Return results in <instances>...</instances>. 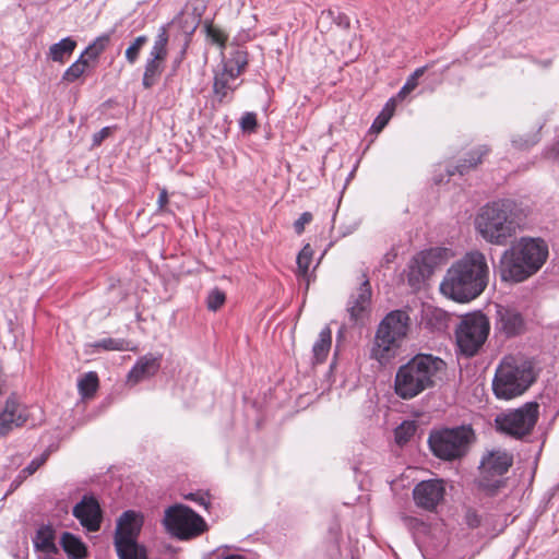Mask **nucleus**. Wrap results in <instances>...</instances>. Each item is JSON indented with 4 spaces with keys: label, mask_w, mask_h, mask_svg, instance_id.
<instances>
[{
    "label": "nucleus",
    "mask_w": 559,
    "mask_h": 559,
    "mask_svg": "<svg viewBox=\"0 0 559 559\" xmlns=\"http://www.w3.org/2000/svg\"><path fill=\"white\" fill-rule=\"evenodd\" d=\"M488 282L489 266L485 254L472 250L448 269L440 290L457 302H468L486 289Z\"/></svg>",
    "instance_id": "nucleus-1"
},
{
    "label": "nucleus",
    "mask_w": 559,
    "mask_h": 559,
    "mask_svg": "<svg viewBox=\"0 0 559 559\" xmlns=\"http://www.w3.org/2000/svg\"><path fill=\"white\" fill-rule=\"evenodd\" d=\"M447 370V364L431 354H417L399 367L394 378V392L402 400H412L433 389Z\"/></svg>",
    "instance_id": "nucleus-2"
},
{
    "label": "nucleus",
    "mask_w": 559,
    "mask_h": 559,
    "mask_svg": "<svg viewBox=\"0 0 559 559\" xmlns=\"http://www.w3.org/2000/svg\"><path fill=\"white\" fill-rule=\"evenodd\" d=\"M520 222L515 202L498 200L480 207L474 225L484 240L491 245L504 246L516 234Z\"/></svg>",
    "instance_id": "nucleus-3"
},
{
    "label": "nucleus",
    "mask_w": 559,
    "mask_h": 559,
    "mask_svg": "<svg viewBox=\"0 0 559 559\" xmlns=\"http://www.w3.org/2000/svg\"><path fill=\"white\" fill-rule=\"evenodd\" d=\"M536 377L532 361L506 357L496 369L492 392L498 400H513L523 395L536 381Z\"/></svg>",
    "instance_id": "nucleus-4"
},
{
    "label": "nucleus",
    "mask_w": 559,
    "mask_h": 559,
    "mask_svg": "<svg viewBox=\"0 0 559 559\" xmlns=\"http://www.w3.org/2000/svg\"><path fill=\"white\" fill-rule=\"evenodd\" d=\"M409 323L411 319L405 310L389 312L378 325L370 357L382 366L395 358L402 341L407 335Z\"/></svg>",
    "instance_id": "nucleus-5"
},
{
    "label": "nucleus",
    "mask_w": 559,
    "mask_h": 559,
    "mask_svg": "<svg viewBox=\"0 0 559 559\" xmlns=\"http://www.w3.org/2000/svg\"><path fill=\"white\" fill-rule=\"evenodd\" d=\"M473 439V429L469 426H460L431 431L428 444L435 456L443 461H454L467 453Z\"/></svg>",
    "instance_id": "nucleus-6"
},
{
    "label": "nucleus",
    "mask_w": 559,
    "mask_h": 559,
    "mask_svg": "<svg viewBox=\"0 0 559 559\" xmlns=\"http://www.w3.org/2000/svg\"><path fill=\"white\" fill-rule=\"evenodd\" d=\"M539 418V404L526 402L518 408L499 413L495 418L497 431L515 440L531 436Z\"/></svg>",
    "instance_id": "nucleus-7"
},
{
    "label": "nucleus",
    "mask_w": 559,
    "mask_h": 559,
    "mask_svg": "<svg viewBox=\"0 0 559 559\" xmlns=\"http://www.w3.org/2000/svg\"><path fill=\"white\" fill-rule=\"evenodd\" d=\"M489 331V320L480 311L462 316L455 328V340L460 353L466 357L475 356L485 344Z\"/></svg>",
    "instance_id": "nucleus-8"
},
{
    "label": "nucleus",
    "mask_w": 559,
    "mask_h": 559,
    "mask_svg": "<svg viewBox=\"0 0 559 559\" xmlns=\"http://www.w3.org/2000/svg\"><path fill=\"white\" fill-rule=\"evenodd\" d=\"M513 464V455L504 450L487 452L479 465L478 488L488 496H495L506 485L502 476Z\"/></svg>",
    "instance_id": "nucleus-9"
},
{
    "label": "nucleus",
    "mask_w": 559,
    "mask_h": 559,
    "mask_svg": "<svg viewBox=\"0 0 559 559\" xmlns=\"http://www.w3.org/2000/svg\"><path fill=\"white\" fill-rule=\"evenodd\" d=\"M164 525L178 539H191L203 534L207 525L202 516L183 504L169 507L165 511Z\"/></svg>",
    "instance_id": "nucleus-10"
},
{
    "label": "nucleus",
    "mask_w": 559,
    "mask_h": 559,
    "mask_svg": "<svg viewBox=\"0 0 559 559\" xmlns=\"http://www.w3.org/2000/svg\"><path fill=\"white\" fill-rule=\"evenodd\" d=\"M371 285L366 273L361 274L359 286L353 292L346 304V312L348 313L352 325H365L371 313Z\"/></svg>",
    "instance_id": "nucleus-11"
},
{
    "label": "nucleus",
    "mask_w": 559,
    "mask_h": 559,
    "mask_svg": "<svg viewBox=\"0 0 559 559\" xmlns=\"http://www.w3.org/2000/svg\"><path fill=\"white\" fill-rule=\"evenodd\" d=\"M511 249L513 255L519 257L525 264L531 276L540 270L548 257V247L540 239L522 238Z\"/></svg>",
    "instance_id": "nucleus-12"
},
{
    "label": "nucleus",
    "mask_w": 559,
    "mask_h": 559,
    "mask_svg": "<svg viewBox=\"0 0 559 559\" xmlns=\"http://www.w3.org/2000/svg\"><path fill=\"white\" fill-rule=\"evenodd\" d=\"M72 514L88 532L99 531L103 522V510L95 496L84 495L80 502L73 507Z\"/></svg>",
    "instance_id": "nucleus-13"
},
{
    "label": "nucleus",
    "mask_w": 559,
    "mask_h": 559,
    "mask_svg": "<svg viewBox=\"0 0 559 559\" xmlns=\"http://www.w3.org/2000/svg\"><path fill=\"white\" fill-rule=\"evenodd\" d=\"M445 495L444 483L441 479L423 480L413 490V498L417 507L433 511Z\"/></svg>",
    "instance_id": "nucleus-14"
},
{
    "label": "nucleus",
    "mask_w": 559,
    "mask_h": 559,
    "mask_svg": "<svg viewBox=\"0 0 559 559\" xmlns=\"http://www.w3.org/2000/svg\"><path fill=\"white\" fill-rule=\"evenodd\" d=\"M443 262L442 250L439 248H431L419 252L411 265V278L425 280L430 277L435 270Z\"/></svg>",
    "instance_id": "nucleus-15"
},
{
    "label": "nucleus",
    "mask_w": 559,
    "mask_h": 559,
    "mask_svg": "<svg viewBox=\"0 0 559 559\" xmlns=\"http://www.w3.org/2000/svg\"><path fill=\"white\" fill-rule=\"evenodd\" d=\"M27 421V414L14 394L10 395L0 412V437H5L14 428L22 427Z\"/></svg>",
    "instance_id": "nucleus-16"
},
{
    "label": "nucleus",
    "mask_w": 559,
    "mask_h": 559,
    "mask_svg": "<svg viewBox=\"0 0 559 559\" xmlns=\"http://www.w3.org/2000/svg\"><path fill=\"white\" fill-rule=\"evenodd\" d=\"M142 524V518L135 511H124L117 521L115 546L136 542Z\"/></svg>",
    "instance_id": "nucleus-17"
},
{
    "label": "nucleus",
    "mask_w": 559,
    "mask_h": 559,
    "mask_svg": "<svg viewBox=\"0 0 559 559\" xmlns=\"http://www.w3.org/2000/svg\"><path fill=\"white\" fill-rule=\"evenodd\" d=\"M513 250H506L499 261L500 277L504 282L521 283L531 277L522 260L513 255Z\"/></svg>",
    "instance_id": "nucleus-18"
},
{
    "label": "nucleus",
    "mask_w": 559,
    "mask_h": 559,
    "mask_svg": "<svg viewBox=\"0 0 559 559\" xmlns=\"http://www.w3.org/2000/svg\"><path fill=\"white\" fill-rule=\"evenodd\" d=\"M496 329L507 337H513L524 331V319L515 309L498 307Z\"/></svg>",
    "instance_id": "nucleus-19"
},
{
    "label": "nucleus",
    "mask_w": 559,
    "mask_h": 559,
    "mask_svg": "<svg viewBox=\"0 0 559 559\" xmlns=\"http://www.w3.org/2000/svg\"><path fill=\"white\" fill-rule=\"evenodd\" d=\"M162 355L154 356L152 354L140 357L132 369L129 371L128 379L130 382L139 383L145 379L155 376L160 369Z\"/></svg>",
    "instance_id": "nucleus-20"
},
{
    "label": "nucleus",
    "mask_w": 559,
    "mask_h": 559,
    "mask_svg": "<svg viewBox=\"0 0 559 559\" xmlns=\"http://www.w3.org/2000/svg\"><path fill=\"white\" fill-rule=\"evenodd\" d=\"M489 152L490 148L487 145L474 147L466 153L465 157L460 158L456 165L448 167L447 174L450 177L454 175L464 176L465 174H468L483 163L484 157H486Z\"/></svg>",
    "instance_id": "nucleus-21"
},
{
    "label": "nucleus",
    "mask_w": 559,
    "mask_h": 559,
    "mask_svg": "<svg viewBox=\"0 0 559 559\" xmlns=\"http://www.w3.org/2000/svg\"><path fill=\"white\" fill-rule=\"evenodd\" d=\"M333 24L342 29H348L350 26V20L346 14L338 10H323L318 17L317 27L321 33H328L332 29Z\"/></svg>",
    "instance_id": "nucleus-22"
},
{
    "label": "nucleus",
    "mask_w": 559,
    "mask_h": 559,
    "mask_svg": "<svg viewBox=\"0 0 559 559\" xmlns=\"http://www.w3.org/2000/svg\"><path fill=\"white\" fill-rule=\"evenodd\" d=\"M165 61L166 58L150 55L144 67L142 79V85L144 88L150 90L157 84L164 72Z\"/></svg>",
    "instance_id": "nucleus-23"
},
{
    "label": "nucleus",
    "mask_w": 559,
    "mask_h": 559,
    "mask_svg": "<svg viewBox=\"0 0 559 559\" xmlns=\"http://www.w3.org/2000/svg\"><path fill=\"white\" fill-rule=\"evenodd\" d=\"M60 546L70 559H85L87 557L86 545L79 536L70 532L62 533Z\"/></svg>",
    "instance_id": "nucleus-24"
},
{
    "label": "nucleus",
    "mask_w": 559,
    "mask_h": 559,
    "mask_svg": "<svg viewBox=\"0 0 559 559\" xmlns=\"http://www.w3.org/2000/svg\"><path fill=\"white\" fill-rule=\"evenodd\" d=\"M56 532L51 525H41L33 538L36 550L49 554H57L58 548L55 544Z\"/></svg>",
    "instance_id": "nucleus-25"
},
{
    "label": "nucleus",
    "mask_w": 559,
    "mask_h": 559,
    "mask_svg": "<svg viewBox=\"0 0 559 559\" xmlns=\"http://www.w3.org/2000/svg\"><path fill=\"white\" fill-rule=\"evenodd\" d=\"M76 48V40L72 37L62 38L60 41L51 45L48 51V58L55 62L64 63Z\"/></svg>",
    "instance_id": "nucleus-26"
},
{
    "label": "nucleus",
    "mask_w": 559,
    "mask_h": 559,
    "mask_svg": "<svg viewBox=\"0 0 559 559\" xmlns=\"http://www.w3.org/2000/svg\"><path fill=\"white\" fill-rule=\"evenodd\" d=\"M332 345V331L329 326L321 330L319 338L312 347L313 364H322L325 361Z\"/></svg>",
    "instance_id": "nucleus-27"
},
{
    "label": "nucleus",
    "mask_w": 559,
    "mask_h": 559,
    "mask_svg": "<svg viewBox=\"0 0 559 559\" xmlns=\"http://www.w3.org/2000/svg\"><path fill=\"white\" fill-rule=\"evenodd\" d=\"M119 559H147V552L144 546L134 543H123L115 546Z\"/></svg>",
    "instance_id": "nucleus-28"
},
{
    "label": "nucleus",
    "mask_w": 559,
    "mask_h": 559,
    "mask_svg": "<svg viewBox=\"0 0 559 559\" xmlns=\"http://www.w3.org/2000/svg\"><path fill=\"white\" fill-rule=\"evenodd\" d=\"M235 90L226 73L216 74L214 78L213 91L219 104L226 102L228 95Z\"/></svg>",
    "instance_id": "nucleus-29"
},
{
    "label": "nucleus",
    "mask_w": 559,
    "mask_h": 559,
    "mask_svg": "<svg viewBox=\"0 0 559 559\" xmlns=\"http://www.w3.org/2000/svg\"><path fill=\"white\" fill-rule=\"evenodd\" d=\"M542 127H539L536 131L516 134L512 138V145L514 148L519 151H527L534 145H536L540 141V131Z\"/></svg>",
    "instance_id": "nucleus-30"
},
{
    "label": "nucleus",
    "mask_w": 559,
    "mask_h": 559,
    "mask_svg": "<svg viewBox=\"0 0 559 559\" xmlns=\"http://www.w3.org/2000/svg\"><path fill=\"white\" fill-rule=\"evenodd\" d=\"M168 25H163L158 28V33L155 37L153 47L151 49L150 55L167 58L168 51H167V44H168Z\"/></svg>",
    "instance_id": "nucleus-31"
},
{
    "label": "nucleus",
    "mask_w": 559,
    "mask_h": 559,
    "mask_svg": "<svg viewBox=\"0 0 559 559\" xmlns=\"http://www.w3.org/2000/svg\"><path fill=\"white\" fill-rule=\"evenodd\" d=\"M110 43V34H103L98 36L92 44H90L82 52L88 60L97 59Z\"/></svg>",
    "instance_id": "nucleus-32"
},
{
    "label": "nucleus",
    "mask_w": 559,
    "mask_h": 559,
    "mask_svg": "<svg viewBox=\"0 0 559 559\" xmlns=\"http://www.w3.org/2000/svg\"><path fill=\"white\" fill-rule=\"evenodd\" d=\"M87 67L88 59L81 53L79 59L64 71L62 80L70 83L76 81L81 75H83Z\"/></svg>",
    "instance_id": "nucleus-33"
},
{
    "label": "nucleus",
    "mask_w": 559,
    "mask_h": 559,
    "mask_svg": "<svg viewBox=\"0 0 559 559\" xmlns=\"http://www.w3.org/2000/svg\"><path fill=\"white\" fill-rule=\"evenodd\" d=\"M95 348L104 350H134L135 347L131 346V342L123 338H104L93 345Z\"/></svg>",
    "instance_id": "nucleus-34"
},
{
    "label": "nucleus",
    "mask_w": 559,
    "mask_h": 559,
    "mask_svg": "<svg viewBox=\"0 0 559 559\" xmlns=\"http://www.w3.org/2000/svg\"><path fill=\"white\" fill-rule=\"evenodd\" d=\"M78 386L80 394L83 397H90L94 395L98 389L97 374L95 372H87L82 379H80Z\"/></svg>",
    "instance_id": "nucleus-35"
},
{
    "label": "nucleus",
    "mask_w": 559,
    "mask_h": 559,
    "mask_svg": "<svg viewBox=\"0 0 559 559\" xmlns=\"http://www.w3.org/2000/svg\"><path fill=\"white\" fill-rule=\"evenodd\" d=\"M204 29L206 37L211 40L212 44L217 45L221 48H225L228 41V35L221 28L213 25L212 22H204Z\"/></svg>",
    "instance_id": "nucleus-36"
},
{
    "label": "nucleus",
    "mask_w": 559,
    "mask_h": 559,
    "mask_svg": "<svg viewBox=\"0 0 559 559\" xmlns=\"http://www.w3.org/2000/svg\"><path fill=\"white\" fill-rule=\"evenodd\" d=\"M313 250L309 243H307L297 255V267L301 275H307L309 266L312 260Z\"/></svg>",
    "instance_id": "nucleus-37"
},
{
    "label": "nucleus",
    "mask_w": 559,
    "mask_h": 559,
    "mask_svg": "<svg viewBox=\"0 0 559 559\" xmlns=\"http://www.w3.org/2000/svg\"><path fill=\"white\" fill-rule=\"evenodd\" d=\"M147 43L145 35L138 36L133 43L126 50V59L130 64H133L140 55L142 47Z\"/></svg>",
    "instance_id": "nucleus-38"
},
{
    "label": "nucleus",
    "mask_w": 559,
    "mask_h": 559,
    "mask_svg": "<svg viewBox=\"0 0 559 559\" xmlns=\"http://www.w3.org/2000/svg\"><path fill=\"white\" fill-rule=\"evenodd\" d=\"M416 428L411 423H403L395 429V440L399 444H405L414 436Z\"/></svg>",
    "instance_id": "nucleus-39"
},
{
    "label": "nucleus",
    "mask_w": 559,
    "mask_h": 559,
    "mask_svg": "<svg viewBox=\"0 0 559 559\" xmlns=\"http://www.w3.org/2000/svg\"><path fill=\"white\" fill-rule=\"evenodd\" d=\"M226 301V295L219 288L212 289L206 298V306L210 310L216 311L219 309Z\"/></svg>",
    "instance_id": "nucleus-40"
},
{
    "label": "nucleus",
    "mask_w": 559,
    "mask_h": 559,
    "mask_svg": "<svg viewBox=\"0 0 559 559\" xmlns=\"http://www.w3.org/2000/svg\"><path fill=\"white\" fill-rule=\"evenodd\" d=\"M50 455V452L46 450L44 453H41L39 456L33 459L29 464L22 469V474L24 476H31L35 474L48 460Z\"/></svg>",
    "instance_id": "nucleus-41"
},
{
    "label": "nucleus",
    "mask_w": 559,
    "mask_h": 559,
    "mask_svg": "<svg viewBox=\"0 0 559 559\" xmlns=\"http://www.w3.org/2000/svg\"><path fill=\"white\" fill-rule=\"evenodd\" d=\"M201 12L193 14L191 17V22L188 21V17H185L182 13L179 14L178 19L180 21V27L187 34H192L200 24L201 21Z\"/></svg>",
    "instance_id": "nucleus-42"
},
{
    "label": "nucleus",
    "mask_w": 559,
    "mask_h": 559,
    "mask_svg": "<svg viewBox=\"0 0 559 559\" xmlns=\"http://www.w3.org/2000/svg\"><path fill=\"white\" fill-rule=\"evenodd\" d=\"M228 62L242 73L248 64V55L246 51L236 50Z\"/></svg>",
    "instance_id": "nucleus-43"
},
{
    "label": "nucleus",
    "mask_w": 559,
    "mask_h": 559,
    "mask_svg": "<svg viewBox=\"0 0 559 559\" xmlns=\"http://www.w3.org/2000/svg\"><path fill=\"white\" fill-rule=\"evenodd\" d=\"M240 128L245 132H254L258 128L257 115L254 112H246L240 119Z\"/></svg>",
    "instance_id": "nucleus-44"
},
{
    "label": "nucleus",
    "mask_w": 559,
    "mask_h": 559,
    "mask_svg": "<svg viewBox=\"0 0 559 559\" xmlns=\"http://www.w3.org/2000/svg\"><path fill=\"white\" fill-rule=\"evenodd\" d=\"M313 216L310 212H304L294 223V229L297 235H301L306 225L312 221Z\"/></svg>",
    "instance_id": "nucleus-45"
},
{
    "label": "nucleus",
    "mask_w": 559,
    "mask_h": 559,
    "mask_svg": "<svg viewBox=\"0 0 559 559\" xmlns=\"http://www.w3.org/2000/svg\"><path fill=\"white\" fill-rule=\"evenodd\" d=\"M465 523L471 528H476L480 525V515L474 509H467L465 512Z\"/></svg>",
    "instance_id": "nucleus-46"
},
{
    "label": "nucleus",
    "mask_w": 559,
    "mask_h": 559,
    "mask_svg": "<svg viewBox=\"0 0 559 559\" xmlns=\"http://www.w3.org/2000/svg\"><path fill=\"white\" fill-rule=\"evenodd\" d=\"M418 85V82H414L413 79L407 78L405 84L397 93L399 99H404L411 92H413Z\"/></svg>",
    "instance_id": "nucleus-47"
},
{
    "label": "nucleus",
    "mask_w": 559,
    "mask_h": 559,
    "mask_svg": "<svg viewBox=\"0 0 559 559\" xmlns=\"http://www.w3.org/2000/svg\"><path fill=\"white\" fill-rule=\"evenodd\" d=\"M390 114H380L373 121L371 126V130L374 132H380L389 122Z\"/></svg>",
    "instance_id": "nucleus-48"
},
{
    "label": "nucleus",
    "mask_w": 559,
    "mask_h": 559,
    "mask_svg": "<svg viewBox=\"0 0 559 559\" xmlns=\"http://www.w3.org/2000/svg\"><path fill=\"white\" fill-rule=\"evenodd\" d=\"M187 499L195 501L200 506H203L205 509H207L209 506H210V500H209V496L207 495H203V493H200V492L189 493L187 496Z\"/></svg>",
    "instance_id": "nucleus-49"
},
{
    "label": "nucleus",
    "mask_w": 559,
    "mask_h": 559,
    "mask_svg": "<svg viewBox=\"0 0 559 559\" xmlns=\"http://www.w3.org/2000/svg\"><path fill=\"white\" fill-rule=\"evenodd\" d=\"M110 134V128L105 127L93 135V144L100 145V143Z\"/></svg>",
    "instance_id": "nucleus-50"
},
{
    "label": "nucleus",
    "mask_w": 559,
    "mask_h": 559,
    "mask_svg": "<svg viewBox=\"0 0 559 559\" xmlns=\"http://www.w3.org/2000/svg\"><path fill=\"white\" fill-rule=\"evenodd\" d=\"M222 73H226L228 75V80H235L237 76L241 74L239 70L236 69L233 64L229 62L226 63L224 71Z\"/></svg>",
    "instance_id": "nucleus-51"
},
{
    "label": "nucleus",
    "mask_w": 559,
    "mask_h": 559,
    "mask_svg": "<svg viewBox=\"0 0 559 559\" xmlns=\"http://www.w3.org/2000/svg\"><path fill=\"white\" fill-rule=\"evenodd\" d=\"M168 203V192L166 189H162L157 199V205L159 211H164Z\"/></svg>",
    "instance_id": "nucleus-52"
},
{
    "label": "nucleus",
    "mask_w": 559,
    "mask_h": 559,
    "mask_svg": "<svg viewBox=\"0 0 559 559\" xmlns=\"http://www.w3.org/2000/svg\"><path fill=\"white\" fill-rule=\"evenodd\" d=\"M430 68L429 64L417 68L408 78L413 79L414 82H418V79L425 74V72Z\"/></svg>",
    "instance_id": "nucleus-53"
},
{
    "label": "nucleus",
    "mask_w": 559,
    "mask_h": 559,
    "mask_svg": "<svg viewBox=\"0 0 559 559\" xmlns=\"http://www.w3.org/2000/svg\"><path fill=\"white\" fill-rule=\"evenodd\" d=\"M395 98H390L380 114H390L391 118L395 110Z\"/></svg>",
    "instance_id": "nucleus-54"
},
{
    "label": "nucleus",
    "mask_w": 559,
    "mask_h": 559,
    "mask_svg": "<svg viewBox=\"0 0 559 559\" xmlns=\"http://www.w3.org/2000/svg\"><path fill=\"white\" fill-rule=\"evenodd\" d=\"M223 559H246V558L241 555H228V556L224 557Z\"/></svg>",
    "instance_id": "nucleus-55"
},
{
    "label": "nucleus",
    "mask_w": 559,
    "mask_h": 559,
    "mask_svg": "<svg viewBox=\"0 0 559 559\" xmlns=\"http://www.w3.org/2000/svg\"><path fill=\"white\" fill-rule=\"evenodd\" d=\"M557 145H558V154H559V140H558V143H557Z\"/></svg>",
    "instance_id": "nucleus-56"
}]
</instances>
